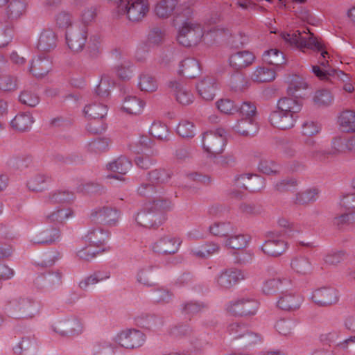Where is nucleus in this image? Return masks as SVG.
I'll use <instances>...</instances> for the list:
<instances>
[{"mask_svg":"<svg viewBox=\"0 0 355 355\" xmlns=\"http://www.w3.org/2000/svg\"><path fill=\"white\" fill-rule=\"evenodd\" d=\"M49 180V177L44 174H37L28 180L27 187L31 191H41L44 189Z\"/></svg>","mask_w":355,"mask_h":355,"instance_id":"nucleus-53","label":"nucleus"},{"mask_svg":"<svg viewBox=\"0 0 355 355\" xmlns=\"http://www.w3.org/2000/svg\"><path fill=\"white\" fill-rule=\"evenodd\" d=\"M297 322L291 318H282L278 319L274 324L277 333L281 336L291 337L294 334Z\"/></svg>","mask_w":355,"mask_h":355,"instance_id":"nucleus-32","label":"nucleus"},{"mask_svg":"<svg viewBox=\"0 0 355 355\" xmlns=\"http://www.w3.org/2000/svg\"><path fill=\"white\" fill-rule=\"evenodd\" d=\"M338 122L343 132H355V111L342 112L338 116Z\"/></svg>","mask_w":355,"mask_h":355,"instance_id":"nucleus-38","label":"nucleus"},{"mask_svg":"<svg viewBox=\"0 0 355 355\" xmlns=\"http://www.w3.org/2000/svg\"><path fill=\"white\" fill-rule=\"evenodd\" d=\"M131 162L124 157H120L107 164V169L120 175L125 174L131 168Z\"/></svg>","mask_w":355,"mask_h":355,"instance_id":"nucleus-49","label":"nucleus"},{"mask_svg":"<svg viewBox=\"0 0 355 355\" xmlns=\"http://www.w3.org/2000/svg\"><path fill=\"white\" fill-rule=\"evenodd\" d=\"M319 190L315 187L309 188L296 194L295 202L298 204H306L315 202L319 195Z\"/></svg>","mask_w":355,"mask_h":355,"instance_id":"nucleus-52","label":"nucleus"},{"mask_svg":"<svg viewBox=\"0 0 355 355\" xmlns=\"http://www.w3.org/2000/svg\"><path fill=\"white\" fill-rule=\"evenodd\" d=\"M114 345L107 340H103L96 343L93 347L94 355H112L114 353Z\"/></svg>","mask_w":355,"mask_h":355,"instance_id":"nucleus-59","label":"nucleus"},{"mask_svg":"<svg viewBox=\"0 0 355 355\" xmlns=\"http://www.w3.org/2000/svg\"><path fill=\"white\" fill-rule=\"evenodd\" d=\"M292 286V281L286 277L268 279L263 282L261 291L265 295H272L279 291L283 293Z\"/></svg>","mask_w":355,"mask_h":355,"instance_id":"nucleus-16","label":"nucleus"},{"mask_svg":"<svg viewBox=\"0 0 355 355\" xmlns=\"http://www.w3.org/2000/svg\"><path fill=\"white\" fill-rule=\"evenodd\" d=\"M302 302L303 297L301 295L296 293L284 291L278 298L277 306L282 310L293 311L298 309Z\"/></svg>","mask_w":355,"mask_h":355,"instance_id":"nucleus-17","label":"nucleus"},{"mask_svg":"<svg viewBox=\"0 0 355 355\" xmlns=\"http://www.w3.org/2000/svg\"><path fill=\"white\" fill-rule=\"evenodd\" d=\"M26 9L25 2L21 0H14L8 6V15L12 19H17L25 13Z\"/></svg>","mask_w":355,"mask_h":355,"instance_id":"nucleus-56","label":"nucleus"},{"mask_svg":"<svg viewBox=\"0 0 355 355\" xmlns=\"http://www.w3.org/2000/svg\"><path fill=\"white\" fill-rule=\"evenodd\" d=\"M178 134L182 137H193L196 135V130L192 122L182 120L177 127Z\"/></svg>","mask_w":355,"mask_h":355,"instance_id":"nucleus-63","label":"nucleus"},{"mask_svg":"<svg viewBox=\"0 0 355 355\" xmlns=\"http://www.w3.org/2000/svg\"><path fill=\"white\" fill-rule=\"evenodd\" d=\"M149 132L152 136L160 140L166 139L168 135L167 126L159 121L153 122Z\"/></svg>","mask_w":355,"mask_h":355,"instance_id":"nucleus-60","label":"nucleus"},{"mask_svg":"<svg viewBox=\"0 0 355 355\" xmlns=\"http://www.w3.org/2000/svg\"><path fill=\"white\" fill-rule=\"evenodd\" d=\"M227 144V132L219 128L214 130L205 132L201 135V147L211 156L221 154Z\"/></svg>","mask_w":355,"mask_h":355,"instance_id":"nucleus-3","label":"nucleus"},{"mask_svg":"<svg viewBox=\"0 0 355 355\" xmlns=\"http://www.w3.org/2000/svg\"><path fill=\"white\" fill-rule=\"evenodd\" d=\"M10 313L17 318H31L39 313L37 301L29 297H19L12 300L8 305Z\"/></svg>","mask_w":355,"mask_h":355,"instance_id":"nucleus-5","label":"nucleus"},{"mask_svg":"<svg viewBox=\"0 0 355 355\" xmlns=\"http://www.w3.org/2000/svg\"><path fill=\"white\" fill-rule=\"evenodd\" d=\"M340 333L338 331H331L326 335V340L331 344H335L340 349H345L351 344L355 343V336H350L342 341H338L340 338Z\"/></svg>","mask_w":355,"mask_h":355,"instance_id":"nucleus-51","label":"nucleus"},{"mask_svg":"<svg viewBox=\"0 0 355 355\" xmlns=\"http://www.w3.org/2000/svg\"><path fill=\"white\" fill-rule=\"evenodd\" d=\"M114 81L113 78L107 73H103L101 76L98 84L95 87V94L99 98H105L109 96L110 89L114 87Z\"/></svg>","mask_w":355,"mask_h":355,"instance_id":"nucleus-43","label":"nucleus"},{"mask_svg":"<svg viewBox=\"0 0 355 355\" xmlns=\"http://www.w3.org/2000/svg\"><path fill=\"white\" fill-rule=\"evenodd\" d=\"M51 69V62L49 57L38 55L34 57L28 66V72L36 78L46 75Z\"/></svg>","mask_w":355,"mask_h":355,"instance_id":"nucleus-21","label":"nucleus"},{"mask_svg":"<svg viewBox=\"0 0 355 355\" xmlns=\"http://www.w3.org/2000/svg\"><path fill=\"white\" fill-rule=\"evenodd\" d=\"M110 232L102 227H91L85 234L83 239L85 243L89 246L98 248L101 251H104V246L106 245Z\"/></svg>","mask_w":355,"mask_h":355,"instance_id":"nucleus-14","label":"nucleus"},{"mask_svg":"<svg viewBox=\"0 0 355 355\" xmlns=\"http://www.w3.org/2000/svg\"><path fill=\"white\" fill-rule=\"evenodd\" d=\"M288 248L287 243L282 239L270 238L261 245L263 252L270 256L278 257Z\"/></svg>","mask_w":355,"mask_h":355,"instance_id":"nucleus-25","label":"nucleus"},{"mask_svg":"<svg viewBox=\"0 0 355 355\" xmlns=\"http://www.w3.org/2000/svg\"><path fill=\"white\" fill-rule=\"evenodd\" d=\"M74 199V194L69 191H57L50 193L49 201L51 203H67Z\"/></svg>","mask_w":355,"mask_h":355,"instance_id":"nucleus-57","label":"nucleus"},{"mask_svg":"<svg viewBox=\"0 0 355 355\" xmlns=\"http://www.w3.org/2000/svg\"><path fill=\"white\" fill-rule=\"evenodd\" d=\"M73 216V211L70 207L61 205L47 212L45 214V219L48 223H62Z\"/></svg>","mask_w":355,"mask_h":355,"instance_id":"nucleus-27","label":"nucleus"},{"mask_svg":"<svg viewBox=\"0 0 355 355\" xmlns=\"http://www.w3.org/2000/svg\"><path fill=\"white\" fill-rule=\"evenodd\" d=\"M281 37L291 46L298 49L302 52L305 49L320 52L318 63L322 68L330 70L329 60L330 55L322 41L314 37L312 33L308 38H306L302 36V33L300 31H297L293 33H282Z\"/></svg>","mask_w":355,"mask_h":355,"instance_id":"nucleus-1","label":"nucleus"},{"mask_svg":"<svg viewBox=\"0 0 355 355\" xmlns=\"http://www.w3.org/2000/svg\"><path fill=\"white\" fill-rule=\"evenodd\" d=\"M33 118L28 113L19 114L12 120V126L19 130L26 131L30 129L33 123Z\"/></svg>","mask_w":355,"mask_h":355,"instance_id":"nucleus-47","label":"nucleus"},{"mask_svg":"<svg viewBox=\"0 0 355 355\" xmlns=\"http://www.w3.org/2000/svg\"><path fill=\"white\" fill-rule=\"evenodd\" d=\"M247 277L246 273L237 268H229L220 271L215 278V282L221 289H227L234 286Z\"/></svg>","mask_w":355,"mask_h":355,"instance_id":"nucleus-10","label":"nucleus"},{"mask_svg":"<svg viewBox=\"0 0 355 355\" xmlns=\"http://www.w3.org/2000/svg\"><path fill=\"white\" fill-rule=\"evenodd\" d=\"M152 207L151 227H157L166 221V215L164 211L169 210L171 208V202L166 199H157L153 201Z\"/></svg>","mask_w":355,"mask_h":355,"instance_id":"nucleus-18","label":"nucleus"},{"mask_svg":"<svg viewBox=\"0 0 355 355\" xmlns=\"http://www.w3.org/2000/svg\"><path fill=\"white\" fill-rule=\"evenodd\" d=\"M107 105L100 99L95 98L83 108L84 116L88 119H101L107 114Z\"/></svg>","mask_w":355,"mask_h":355,"instance_id":"nucleus-19","label":"nucleus"},{"mask_svg":"<svg viewBox=\"0 0 355 355\" xmlns=\"http://www.w3.org/2000/svg\"><path fill=\"white\" fill-rule=\"evenodd\" d=\"M109 140L105 138L96 139L87 144V150L94 153H101L107 150Z\"/></svg>","mask_w":355,"mask_h":355,"instance_id":"nucleus-61","label":"nucleus"},{"mask_svg":"<svg viewBox=\"0 0 355 355\" xmlns=\"http://www.w3.org/2000/svg\"><path fill=\"white\" fill-rule=\"evenodd\" d=\"M255 55L249 51H241L232 54L230 59V65L236 69H242L253 64Z\"/></svg>","mask_w":355,"mask_h":355,"instance_id":"nucleus-23","label":"nucleus"},{"mask_svg":"<svg viewBox=\"0 0 355 355\" xmlns=\"http://www.w3.org/2000/svg\"><path fill=\"white\" fill-rule=\"evenodd\" d=\"M146 103L144 101L136 96H127L125 98L122 110L130 114H140L142 113Z\"/></svg>","mask_w":355,"mask_h":355,"instance_id":"nucleus-33","label":"nucleus"},{"mask_svg":"<svg viewBox=\"0 0 355 355\" xmlns=\"http://www.w3.org/2000/svg\"><path fill=\"white\" fill-rule=\"evenodd\" d=\"M259 308L257 300L252 298H239L230 302L226 309L235 315L252 316L254 315Z\"/></svg>","mask_w":355,"mask_h":355,"instance_id":"nucleus-9","label":"nucleus"},{"mask_svg":"<svg viewBox=\"0 0 355 355\" xmlns=\"http://www.w3.org/2000/svg\"><path fill=\"white\" fill-rule=\"evenodd\" d=\"M235 186L248 189L252 192L261 190L264 185V180L261 177L251 173H244L234 178Z\"/></svg>","mask_w":355,"mask_h":355,"instance_id":"nucleus-15","label":"nucleus"},{"mask_svg":"<svg viewBox=\"0 0 355 355\" xmlns=\"http://www.w3.org/2000/svg\"><path fill=\"white\" fill-rule=\"evenodd\" d=\"M250 78L254 82H270L275 78V72L265 67H257L251 73Z\"/></svg>","mask_w":355,"mask_h":355,"instance_id":"nucleus-45","label":"nucleus"},{"mask_svg":"<svg viewBox=\"0 0 355 355\" xmlns=\"http://www.w3.org/2000/svg\"><path fill=\"white\" fill-rule=\"evenodd\" d=\"M250 86V81L241 73H236L231 76L229 87L231 91L236 93H242Z\"/></svg>","mask_w":355,"mask_h":355,"instance_id":"nucleus-42","label":"nucleus"},{"mask_svg":"<svg viewBox=\"0 0 355 355\" xmlns=\"http://www.w3.org/2000/svg\"><path fill=\"white\" fill-rule=\"evenodd\" d=\"M37 341L33 336L23 337L13 347L15 354L17 355H27L36 350Z\"/></svg>","mask_w":355,"mask_h":355,"instance_id":"nucleus-35","label":"nucleus"},{"mask_svg":"<svg viewBox=\"0 0 355 355\" xmlns=\"http://www.w3.org/2000/svg\"><path fill=\"white\" fill-rule=\"evenodd\" d=\"M87 37V28L86 27L72 26L66 33V41L69 49L78 53L83 50Z\"/></svg>","mask_w":355,"mask_h":355,"instance_id":"nucleus-13","label":"nucleus"},{"mask_svg":"<svg viewBox=\"0 0 355 355\" xmlns=\"http://www.w3.org/2000/svg\"><path fill=\"white\" fill-rule=\"evenodd\" d=\"M117 76L122 80H129L133 75V64L124 60L116 67Z\"/></svg>","mask_w":355,"mask_h":355,"instance_id":"nucleus-58","label":"nucleus"},{"mask_svg":"<svg viewBox=\"0 0 355 355\" xmlns=\"http://www.w3.org/2000/svg\"><path fill=\"white\" fill-rule=\"evenodd\" d=\"M60 237V231L55 228L46 229L38 232L35 235H28L30 243L34 245L52 244Z\"/></svg>","mask_w":355,"mask_h":355,"instance_id":"nucleus-22","label":"nucleus"},{"mask_svg":"<svg viewBox=\"0 0 355 355\" xmlns=\"http://www.w3.org/2000/svg\"><path fill=\"white\" fill-rule=\"evenodd\" d=\"M297 119L291 114H286L276 109L272 111L269 116L270 124L281 130L291 129L294 127Z\"/></svg>","mask_w":355,"mask_h":355,"instance_id":"nucleus-20","label":"nucleus"},{"mask_svg":"<svg viewBox=\"0 0 355 355\" xmlns=\"http://www.w3.org/2000/svg\"><path fill=\"white\" fill-rule=\"evenodd\" d=\"M209 230L214 236L225 239L232 232L233 227L229 222H216L209 226Z\"/></svg>","mask_w":355,"mask_h":355,"instance_id":"nucleus-50","label":"nucleus"},{"mask_svg":"<svg viewBox=\"0 0 355 355\" xmlns=\"http://www.w3.org/2000/svg\"><path fill=\"white\" fill-rule=\"evenodd\" d=\"M231 128L233 131L240 135L248 136L251 133L255 132L257 124L255 119L241 118L236 121Z\"/></svg>","mask_w":355,"mask_h":355,"instance_id":"nucleus-36","label":"nucleus"},{"mask_svg":"<svg viewBox=\"0 0 355 355\" xmlns=\"http://www.w3.org/2000/svg\"><path fill=\"white\" fill-rule=\"evenodd\" d=\"M220 250V245L215 242H205L191 249L192 255L198 258H208Z\"/></svg>","mask_w":355,"mask_h":355,"instance_id":"nucleus-31","label":"nucleus"},{"mask_svg":"<svg viewBox=\"0 0 355 355\" xmlns=\"http://www.w3.org/2000/svg\"><path fill=\"white\" fill-rule=\"evenodd\" d=\"M182 241L175 236L164 235L155 240L150 245L151 250L158 254H171L176 253Z\"/></svg>","mask_w":355,"mask_h":355,"instance_id":"nucleus-11","label":"nucleus"},{"mask_svg":"<svg viewBox=\"0 0 355 355\" xmlns=\"http://www.w3.org/2000/svg\"><path fill=\"white\" fill-rule=\"evenodd\" d=\"M112 340L121 347L133 349L139 348L144 344L146 336L139 330L125 329L117 333Z\"/></svg>","mask_w":355,"mask_h":355,"instance_id":"nucleus-7","label":"nucleus"},{"mask_svg":"<svg viewBox=\"0 0 355 355\" xmlns=\"http://www.w3.org/2000/svg\"><path fill=\"white\" fill-rule=\"evenodd\" d=\"M291 268L297 273L306 275L311 271L312 265L307 257H297L291 260Z\"/></svg>","mask_w":355,"mask_h":355,"instance_id":"nucleus-48","label":"nucleus"},{"mask_svg":"<svg viewBox=\"0 0 355 355\" xmlns=\"http://www.w3.org/2000/svg\"><path fill=\"white\" fill-rule=\"evenodd\" d=\"M259 170L266 175H273L279 173V166L272 160L261 159L258 166Z\"/></svg>","mask_w":355,"mask_h":355,"instance_id":"nucleus-64","label":"nucleus"},{"mask_svg":"<svg viewBox=\"0 0 355 355\" xmlns=\"http://www.w3.org/2000/svg\"><path fill=\"white\" fill-rule=\"evenodd\" d=\"M311 299L320 306H331L338 302L339 291L330 286L319 288L311 293Z\"/></svg>","mask_w":355,"mask_h":355,"instance_id":"nucleus-12","label":"nucleus"},{"mask_svg":"<svg viewBox=\"0 0 355 355\" xmlns=\"http://www.w3.org/2000/svg\"><path fill=\"white\" fill-rule=\"evenodd\" d=\"M137 87L141 92L153 93L158 89L159 84L154 76L144 73L138 78Z\"/></svg>","mask_w":355,"mask_h":355,"instance_id":"nucleus-34","label":"nucleus"},{"mask_svg":"<svg viewBox=\"0 0 355 355\" xmlns=\"http://www.w3.org/2000/svg\"><path fill=\"white\" fill-rule=\"evenodd\" d=\"M119 13L125 15L127 18L133 22L141 21L149 10L146 0H128L118 6Z\"/></svg>","mask_w":355,"mask_h":355,"instance_id":"nucleus-6","label":"nucleus"},{"mask_svg":"<svg viewBox=\"0 0 355 355\" xmlns=\"http://www.w3.org/2000/svg\"><path fill=\"white\" fill-rule=\"evenodd\" d=\"M120 211L111 207H96L89 214V219L95 223H101L109 227H115L120 219Z\"/></svg>","mask_w":355,"mask_h":355,"instance_id":"nucleus-8","label":"nucleus"},{"mask_svg":"<svg viewBox=\"0 0 355 355\" xmlns=\"http://www.w3.org/2000/svg\"><path fill=\"white\" fill-rule=\"evenodd\" d=\"M216 107L223 114L233 115L239 112L238 106L229 98H221L216 101Z\"/></svg>","mask_w":355,"mask_h":355,"instance_id":"nucleus-55","label":"nucleus"},{"mask_svg":"<svg viewBox=\"0 0 355 355\" xmlns=\"http://www.w3.org/2000/svg\"><path fill=\"white\" fill-rule=\"evenodd\" d=\"M57 37L51 29H45L39 35L35 47L40 51L48 52L55 48Z\"/></svg>","mask_w":355,"mask_h":355,"instance_id":"nucleus-26","label":"nucleus"},{"mask_svg":"<svg viewBox=\"0 0 355 355\" xmlns=\"http://www.w3.org/2000/svg\"><path fill=\"white\" fill-rule=\"evenodd\" d=\"M168 87L172 89L176 101L179 103L188 105L193 102V94L183 84L177 81H171L169 83Z\"/></svg>","mask_w":355,"mask_h":355,"instance_id":"nucleus-24","label":"nucleus"},{"mask_svg":"<svg viewBox=\"0 0 355 355\" xmlns=\"http://www.w3.org/2000/svg\"><path fill=\"white\" fill-rule=\"evenodd\" d=\"M177 3V0H160L155 7V12L159 18H168L175 13Z\"/></svg>","mask_w":355,"mask_h":355,"instance_id":"nucleus-39","label":"nucleus"},{"mask_svg":"<svg viewBox=\"0 0 355 355\" xmlns=\"http://www.w3.org/2000/svg\"><path fill=\"white\" fill-rule=\"evenodd\" d=\"M247 331V325L242 322H231L227 327V333L233 339L243 338Z\"/></svg>","mask_w":355,"mask_h":355,"instance_id":"nucleus-54","label":"nucleus"},{"mask_svg":"<svg viewBox=\"0 0 355 355\" xmlns=\"http://www.w3.org/2000/svg\"><path fill=\"white\" fill-rule=\"evenodd\" d=\"M152 208V205H146L139 211L133 215V221L137 226L151 228V219L153 218V215L151 214Z\"/></svg>","mask_w":355,"mask_h":355,"instance_id":"nucleus-37","label":"nucleus"},{"mask_svg":"<svg viewBox=\"0 0 355 355\" xmlns=\"http://www.w3.org/2000/svg\"><path fill=\"white\" fill-rule=\"evenodd\" d=\"M313 101L318 106H328L333 102V96L329 91L320 89L315 92Z\"/></svg>","mask_w":355,"mask_h":355,"instance_id":"nucleus-62","label":"nucleus"},{"mask_svg":"<svg viewBox=\"0 0 355 355\" xmlns=\"http://www.w3.org/2000/svg\"><path fill=\"white\" fill-rule=\"evenodd\" d=\"M155 268L153 265H145L138 269L135 279L137 284L144 287H152L154 282L150 278V274Z\"/></svg>","mask_w":355,"mask_h":355,"instance_id":"nucleus-44","label":"nucleus"},{"mask_svg":"<svg viewBox=\"0 0 355 355\" xmlns=\"http://www.w3.org/2000/svg\"><path fill=\"white\" fill-rule=\"evenodd\" d=\"M223 31V28L214 27L205 35L200 24L193 21H183L178 32L177 40L180 44L186 47H190L199 44L204 36L206 38L209 35L211 36L216 32L221 33Z\"/></svg>","mask_w":355,"mask_h":355,"instance_id":"nucleus-2","label":"nucleus"},{"mask_svg":"<svg viewBox=\"0 0 355 355\" xmlns=\"http://www.w3.org/2000/svg\"><path fill=\"white\" fill-rule=\"evenodd\" d=\"M223 244L225 247L233 250H241L247 247L248 239L241 234L230 233L226 239H223Z\"/></svg>","mask_w":355,"mask_h":355,"instance_id":"nucleus-41","label":"nucleus"},{"mask_svg":"<svg viewBox=\"0 0 355 355\" xmlns=\"http://www.w3.org/2000/svg\"><path fill=\"white\" fill-rule=\"evenodd\" d=\"M262 60L264 62L275 66H279L286 62L284 53L277 49H271L264 51Z\"/></svg>","mask_w":355,"mask_h":355,"instance_id":"nucleus-46","label":"nucleus"},{"mask_svg":"<svg viewBox=\"0 0 355 355\" xmlns=\"http://www.w3.org/2000/svg\"><path fill=\"white\" fill-rule=\"evenodd\" d=\"M51 329L62 337H75L84 331L83 322L75 315H67L58 318L51 324Z\"/></svg>","mask_w":355,"mask_h":355,"instance_id":"nucleus-4","label":"nucleus"},{"mask_svg":"<svg viewBox=\"0 0 355 355\" xmlns=\"http://www.w3.org/2000/svg\"><path fill=\"white\" fill-rule=\"evenodd\" d=\"M178 73L186 78H195L200 73V67L198 61L193 58L185 59L180 63Z\"/></svg>","mask_w":355,"mask_h":355,"instance_id":"nucleus-40","label":"nucleus"},{"mask_svg":"<svg viewBox=\"0 0 355 355\" xmlns=\"http://www.w3.org/2000/svg\"><path fill=\"white\" fill-rule=\"evenodd\" d=\"M199 95L206 101H212L216 96L217 83L213 78L207 77L196 85Z\"/></svg>","mask_w":355,"mask_h":355,"instance_id":"nucleus-28","label":"nucleus"},{"mask_svg":"<svg viewBox=\"0 0 355 355\" xmlns=\"http://www.w3.org/2000/svg\"><path fill=\"white\" fill-rule=\"evenodd\" d=\"M302 105L293 98L284 97L277 101V109L286 114H292L295 119H297V114L301 111Z\"/></svg>","mask_w":355,"mask_h":355,"instance_id":"nucleus-29","label":"nucleus"},{"mask_svg":"<svg viewBox=\"0 0 355 355\" xmlns=\"http://www.w3.org/2000/svg\"><path fill=\"white\" fill-rule=\"evenodd\" d=\"M355 146V139L336 136L331 141V151L333 154H342L352 151Z\"/></svg>","mask_w":355,"mask_h":355,"instance_id":"nucleus-30","label":"nucleus"}]
</instances>
